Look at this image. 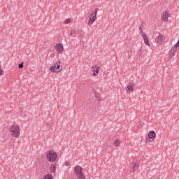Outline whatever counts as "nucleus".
I'll use <instances>...</instances> for the list:
<instances>
[{"label": "nucleus", "mask_w": 179, "mask_h": 179, "mask_svg": "<svg viewBox=\"0 0 179 179\" xmlns=\"http://www.w3.org/2000/svg\"><path fill=\"white\" fill-rule=\"evenodd\" d=\"M9 132L13 138H19L20 136V126L16 124L11 125Z\"/></svg>", "instance_id": "1"}, {"label": "nucleus", "mask_w": 179, "mask_h": 179, "mask_svg": "<svg viewBox=\"0 0 179 179\" xmlns=\"http://www.w3.org/2000/svg\"><path fill=\"white\" fill-rule=\"evenodd\" d=\"M74 173L76 176H77V179H85L86 176H85V173H83V169L80 167V166H76L74 168Z\"/></svg>", "instance_id": "2"}, {"label": "nucleus", "mask_w": 179, "mask_h": 179, "mask_svg": "<svg viewBox=\"0 0 179 179\" xmlns=\"http://www.w3.org/2000/svg\"><path fill=\"white\" fill-rule=\"evenodd\" d=\"M50 71H51V72H53L54 73L61 72L62 71V62H61V61L56 62L55 63V65L50 68Z\"/></svg>", "instance_id": "3"}, {"label": "nucleus", "mask_w": 179, "mask_h": 179, "mask_svg": "<svg viewBox=\"0 0 179 179\" xmlns=\"http://www.w3.org/2000/svg\"><path fill=\"white\" fill-rule=\"evenodd\" d=\"M57 157H58V155H57L54 151H48L46 153V159L50 163L55 162V160H57Z\"/></svg>", "instance_id": "4"}, {"label": "nucleus", "mask_w": 179, "mask_h": 179, "mask_svg": "<svg viewBox=\"0 0 179 179\" xmlns=\"http://www.w3.org/2000/svg\"><path fill=\"white\" fill-rule=\"evenodd\" d=\"M99 11V8H96L94 11H93L92 13H91L90 15H89V20H88V24L90 25V24H92L93 22L95 21V20H97V12Z\"/></svg>", "instance_id": "5"}, {"label": "nucleus", "mask_w": 179, "mask_h": 179, "mask_svg": "<svg viewBox=\"0 0 179 179\" xmlns=\"http://www.w3.org/2000/svg\"><path fill=\"white\" fill-rule=\"evenodd\" d=\"M171 14L170 12L165 10L161 14V20L164 23H167L169 22V17H170Z\"/></svg>", "instance_id": "6"}, {"label": "nucleus", "mask_w": 179, "mask_h": 179, "mask_svg": "<svg viewBox=\"0 0 179 179\" xmlns=\"http://www.w3.org/2000/svg\"><path fill=\"white\" fill-rule=\"evenodd\" d=\"M153 37L155 38L156 43H158V44H160L162 41H163V38H164V36L163 35L160 34L159 32H155L153 34Z\"/></svg>", "instance_id": "7"}, {"label": "nucleus", "mask_w": 179, "mask_h": 179, "mask_svg": "<svg viewBox=\"0 0 179 179\" xmlns=\"http://www.w3.org/2000/svg\"><path fill=\"white\" fill-rule=\"evenodd\" d=\"M55 48L58 54H62V51H64V45H62V43H57L55 45Z\"/></svg>", "instance_id": "8"}, {"label": "nucleus", "mask_w": 179, "mask_h": 179, "mask_svg": "<svg viewBox=\"0 0 179 179\" xmlns=\"http://www.w3.org/2000/svg\"><path fill=\"white\" fill-rule=\"evenodd\" d=\"M134 87H135V84L132 83H130V85L127 87L126 92L127 93H131V92H134Z\"/></svg>", "instance_id": "9"}, {"label": "nucleus", "mask_w": 179, "mask_h": 179, "mask_svg": "<svg viewBox=\"0 0 179 179\" xmlns=\"http://www.w3.org/2000/svg\"><path fill=\"white\" fill-rule=\"evenodd\" d=\"M131 169L132 171H136L139 169V164L138 162H134L131 164Z\"/></svg>", "instance_id": "10"}, {"label": "nucleus", "mask_w": 179, "mask_h": 179, "mask_svg": "<svg viewBox=\"0 0 179 179\" xmlns=\"http://www.w3.org/2000/svg\"><path fill=\"white\" fill-rule=\"evenodd\" d=\"M142 38L144 40L145 44H146V45H148V47H150V43L149 42V38H148V35H146V34L144 35H142Z\"/></svg>", "instance_id": "11"}, {"label": "nucleus", "mask_w": 179, "mask_h": 179, "mask_svg": "<svg viewBox=\"0 0 179 179\" xmlns=\"http://www.w3.org/2000/svg\"><path fill=\"white\" fill-rule=\"evenodd\" d=\"M92 69H93V76H97L99 75V69H100V67H99L97 66H92Z\"/></svg>", "instance_id": "12"}, {"label": "nucleus", "mask_w": 179, "mask_h": 179, "mask_svg": "<svg viewBox=\"0 0 179 179\" xmlns=\"http://www.w3.org/2000/svg\"><path fill=\"white\" fill-rule=\"evenodd\" d=\"M148 138H150V139H152V141L155 140V138H156V133L155 131H151L148 133Z\"/></svg>", "instance_id": "13"}, {"label": "nucleus", "mask_w": 179, "mask_h": 179, "mask_svg": "<svg viewBox=\"0 0 179 179\" xmlns=\"http://www.w3.org/2000/svg\"><path fill=\"white\" fill-rule=\"evenodd\" d=\"M94 94L97 101H101V96L100 95V94H99V92H97L96 91H94Z\"/></svg>", "instance_id": "14"}, {"label": "nucleus", "mask_w": 179, "mask_h": 179, "mask_svg": "<svg viewBox=\"0 0 179 179\" xmlns=\"http://www.w3.org/2000/svg\"><path fill=\"white\" fill-rule=\"evenodd\" d=\"M50 173H55V171H57V165H55V164H52V165L50 166Z\"/></svg>", "instance_id": "15"}, {"label": "nucleus", "mask_w": 179, "mask_h": 179, "mask_svg": "<svg viewBox=\"0 0 179 179\" xmlns=\"http://www.w3.org/2000/svg\"><path fill=\"white\" fill-rule=\"evenodd\" d=\"M179 47V44L178 43H176L171 49V50L173 52H177V48H178Z\"/></svg>", "instance_id": "16"}, {"label": "nucleus", "mask_w": 179, "mask_h": 179, "mask_svg": "<svg viewBox=\"0 0 179 179\" xmlns=\"http://www.w3.org/2000/svg\"><path fill=\"white\" fill-rule=\"evenodd\" d=\"M113 145L116 147H118L120 145H121V141H120V139H116L114 141Z\"/></svg>", "instance_id": "17"}, {"label": "nucleus", "mask_w": 179, "mask_h": 179, "mask_svg": "<svg viewBox=\"0 0 179 179\" xmlns=\"http://www.w3.org/2000/svg\"><path fill=\"white\" fill-rule=\"evenodd\" d=\"M43 179H54V178L51 173H48L43 177Z\"/></svg>", "instance_id": "18"}, {"label": "nucleus", "mask_w": 179, "mask_h": 179, "mask_svg": "<svg viewBox=\"0 0 179 179\" xmlns=\"http://www.w3.org/2000/svg\"><path fill=\"white\" fill-rule=\"evenodd\" d=\"M174 55H176V52H173V50L169 51V59H171V58L174 57Z\"/></svg>", "instance_id": "19"}, {"label": "nucleus", "mask_w": 179, "mask_h": 179, "mask_svg": "<svg viewBox=\"0 0 179 179\" xmlns=\"http://www.w3.org/2000/svg\"><path fill=\"white\" fill-rule=\"evenodd\" d=\"M142 54H143V50L140 49L137 52V55H138V57H142Z\"/></svg>", "instance_id": "20"}, {"label": "nucleus", "mask_w": 179, "mask_h": 179, "mask_svg": "<svg viewBox=\"0 0 179 179\" xmlns=\"http://www.w3.org/2000/svg\"><path fill=\"white\" fill-rule=\"evenodd\" d=\"M138 30H139V31H140L141 36H144L145 34H145V33L143 32V29H142V27H139Z\"/></svg>", "instance_id": "21"}, {"label": "nucleus", "mask_w": 179, "mask_h": 179, "mask_svg": "<svg viewBox=\"0 0 179 179\" xmlns=\"http://www.w3.org/2000/svg\"><path fill=\"white\" fill-rule=\"evenodd\" d=\"M71 22H72V21L71 20L70 18H69V19H66V20H64V24H69V23H71Z\"/></svg>", "instance_id": "22"}, {"label": "nucleus", "mask_w": 179, "mask_h": 179, "mask_svg": "<svg viewBox=\"0 0 179 179\" xmlns=\"http://www.w3.org/2000/svg\"><path fill=\"white\" fill-rule=\"evenodd\" d=\"M73 34H76V30L72 29L70 32V36H73Z\"/></svg>", "instance_id": "23"}, {"label": "nucleus", "mask_w": 179, "mask_h": 179, "mask_svg": "<svg viewBox=\"0 0 179 179\" xmlns=\"http://www.w3.org/2000/svg\"><path fill=\"white\" fill-rule=\"evenodd\" d=\"M5 75V71L3 69H1L0 68V77Z\"/></svg>", "instance_id": "24"}, {"label": "nucleus", "mask_w": 179, "mask_h": 179, "mask_svg": "<svg viewBox=\"0 0 179 179\" xmlns=\"http://www.w3.org/2000/svg\"><path fill=\"white\" fill-rule=\"evenodd\" d=\"M24 65H23V62H22L19 65H18V68L19 69H22V68H23Z\"/></svg>", "instance_id": "25"}, {"label": "nucleus", "mask_w": 179, "mask_h": 179, "mask_svg": "<svg viewBox=\"0 0 179 179\" xmlns=\"http://www.w3.org/2000/svg\"><path fill=\"white\" fill-rule=\"evenodd\" d=\"M65 166H71V162H69V161H66V162H65Z\"/></svg>", "instance_id": "26"}, {"label": "nucleus", "mask_w": 179, "mask_h": 179, "mask_svg": "<svg viewBox=\"0 0 179 179\" xmlns=\"http://www.w3.org/2000/svg\"><path fill=\"white\" fill-rule=\"evenodd\" d=\"M149 142H150V138H147L145 139V143H149Z\"/></svg>", "instance_id": "27"}, {"label": "nucleus", "mask_w": 179, "mask_h": 179, "mask_svg": "<svg viewBox=\"0 0 179 179\" xmlns=\"http://www.w3.org/2000/svg\"><path fill=\"white\" fill-rule=\"evenodd\" d=\"M0 69H1V65H0Z\"/></svg>", "instance_id": "28"}]
</instances>
